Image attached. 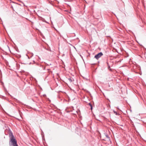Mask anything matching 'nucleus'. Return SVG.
<instances>
[{"instance_id": "f257e3e1", "label": "nucleus", "mask_w": 146, "mask_h": 146, "mask_svg": "<svg viewBox=\"0 0 146 146\" xmlns=\"http://www.w3.org/2000/svg\"><path fill=\"white\" fill-rule=\"evenodd\" d=\"M9 145V146H18L17 140L15 139H10Z\"/></svg>"}, {"instance_id": "f03ea898", "label": "nucleus", "mask_w": 146, "mask_h": 146, "mask_svg": "<svg viewBox=\"0 0 146 146\" xmlns=\"http://www.w3.org/2000/svg\"><path fill=\"white\" fill-rule=\"evenodd\" d=\"M103 55V54L102 52H100L96 55L94 57L97 59H98L100 58Z\"/></svg>"}, {"instance_id": "7ed1b4c3", "label": "nucleus", "mask_w": 146, "mask_h": 146, "mask_svg": "<svg viewBox=\"0 0 146 146\" xmlns=\"http://www.w3.org/2000/svg\"><path fill=\"white\" fill-rule=\"evenodd\" d=\"M9 136L10 139H15L14 136L13 135L12 133H11L9 134Z\"/></svg>"}, {"instance_id": "20e7f679", "label": "nucleus", "mask_w": 146, "mask_h": 146, "mask_svg": "<svg viewBox=\"0 0 146 146\" xmlns=\"http://www.w3.org/2000/svg\"><path fill=\"white\" fill-rule=\"evenodd\" d=\"M68 80L70 82H72L73 81H74V80L73 79H72L71 78H69L68 79Z\"/></svg>"}, {"instance_id": "39448f33", "label": "nucleus", "mask_w": 146, "mask_h": 146, "mask_svg": "<svg viewBox=\"0 0 146 146\" xmlns=\"http://www.w3.org/2000/svg\"><path fill=\"white\" fill-rule=\"evenodd\" d=\"M89 104L91 108V109H92V104L90 103H89Z\"/></svg>"}, {"instance_id": "423d86ee", "label": "nucleus", "mask_w": 146, "mask_h": 146, "mask_svg": "<svg viewBox=\"0 0 146 146\" xmlns=\"http://www.w3.org/2000/svg\"><path fill=\"white\" fill-rule=\"evenodd\" d=\"M113 112H114V113L116 115H117V113L115 111H113Z\"/></svg>"}, {"instance_id": "0eeeda50", "label": "nucleus", "mask_w": 146, "mask_h": 146, "mask_svg": "<svg viewBox=\"0 0 146 146\" xmlns=\"http://www.w3.org/2000/svg\"><path fill=\"white\" fill-rule=\"evenodd\" d=\"M106 137H107V138H109V137L107 135H106Z\"/></svg>"}]
</instances>
